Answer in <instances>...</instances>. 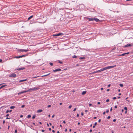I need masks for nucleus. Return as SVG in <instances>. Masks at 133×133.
<instances>
[{
  "label": "nucleus",
  "instance_id": "nucleus-53",
  "mask_svg": "<svg viewBox=\"0 0 133 133\" xmlns=\"http://www.w3.org/2000/svg\"><path fill=\"white\" fill-rule=\"evenodd\" d=\"M79 114H77V117H79Z\"/></svg>",
  "mask_w": 133,
  "mask_h": 133
},
{
  "label": "nucleus",
  "instance_id": "nucleus-33",
  "mask_svg": "<svg viewBox=\"0 0 133 133\" xmlns=\"http://www.w3.org/2000/svg\"><path fill=\"white\" fill-rule=\"evenodd\" d=\"M72 107V106L71 105H69V107H68V108H69V109H70Z\"/></svg>",
  "mask_w": 133,
  "mask_h": 133
},
{
  "label": "nucleus",
  "instance_id": "nucleus-51",
  "mask_svg": "<svg viewBox=\"0 0 133 133\" xmlns=\"http://www.w3.org/2000/svg\"><path fill=\"white\" fill-rule=\"evenodd\" d=\"M101 119H99L98 121V122H101Z\"/></svg>",
  "mask_w": 133,
  "mask_h": 133
},
{
  "label": "nucleus",
  "instance_id": "nucleus-45",
  "mask_svg": "<svg viewBox=\"0 0 133 133\" xmlns=\"http://www.w3.org/2000/svg\"><path fill=\"white\" fill-rule=\"evenodd\" d=\"M110 85H111V84H109L108 85V87L109 88V87H110Z\"/></svg>",
  "mask_w": 133,
  "mask_h": 133
},
{
  "label": "nucleus",
  "instance_id": "nucleus-14",
  "mask_svg": "<svg viewBox=\"0 0 133 133\" xmlns=\"http://www.w3.org/2000/svg\"><path fill=\"white\" fill-rule=\"evenodd\" d=\"M43 111L42 110V109H39L37 110V112L39 113Z\"/></svg>",
  "mask_w": 133,
  "mask_h": 133
},
{
  "label": "nucleus",
  "instance_id": "nucleus-28",
  "mask_svg": "<svg viewBox=\"0 0 133 133\" xmlns=\"http://www.w3.org/2000/svg\"><path fill=\"white\" fill-rule=\"evenodd\" d=\"M35 117H36V116L35 115H33L32 117V119H34L35 118Z\"/></svg>",
  "mask_w": 133,
  "mask_h": 133
},
{
  "label": "nucleus",
  "instance_id": "nucleus-11",
  "mask_svg": "<svg viewBox=\"0 0 133 133\" xmlns=\"http://www.w3.org/2000/svg\"><path fill=\"white\" fill-rule=\"evenodd\" d=\"M40 88L39 87H37V88L34 87L33 88L34 91V90H37L38 89H39Z\"/></svg>",
  "mask_w": 133,
  "mask_h": 133
},
{
  "label": "nucleus",
  "instance_id": "nucleus-29",
  "mask_svg": "<svg viewBox=\"0 0 133 133\" xmlns=\"http://www.w3.org/2000/svg\"><path fill=\"white\" fill-rule=\"evenodd\" d=\"M31 117V116L30 115H29L28 116L27 118H30Z\"/></svg>",
  "mask_w": 133,
  "mask_h": 133
},
{
  "label": "nucleus",
  "instance_id": "nucleus-34",
  "mask_svg": "<svg viewBox=\"0 0 133 133\" xmlns=\"http://www.w3.org/2000/svg\"><path fill=\"white\" fill-rule=\"evenodd\" d=\"M49 64L51 66H52L53 65V64L52 63H50Z\"/></svg>",
  "mask_w": 133,
  "mask_h": 133
},
{
  "label": "nucleus",
  "instance_id": "nucleus-15",
  "mask_svg": "<svg viewBox=\"0 0 133 133\" xmlns=\"http://www.w3.org/2000/svg\"><path fill=\"white\" fill-rule=\"evenodd\" d=\"M27 80V79H23V80H21L19 81V82H23V81H26Z\"/></svg>",
  "mask_w": 133,
  "mask_h": 133
},
{
  "label": "nucleus",
  "instance_id": "nucleus-63",
  "mask_svg": "<svg viewBox=\"0 0 133 133\" xmlns=\"http://www.w3.org/2000/svg\"><path fill=\"white\" fill-rule=\"evenodd\" d=\"M105 111L103 113V115H105Z\"/></svg>",
  "mask_w": 133,
  "mask_h": 133
},
{
  "label": "nucleus",
  "instance_id": "nucleus-58",
  "mask_svg": "<svg viewBox=\"0 0 133 133\" xmlns=\"http://www.w3.org/2000/svg\"><path fill=\"white\" fill-rule=\"evenodd\" d=\"M107 91H110V89H108L107 90Z\"/></svg>",
  "mask_w": 133,
  "mask_h": 133
},
{
  "label": "nucleus",
  "instance_id": "nucleus-1",
  "mask_svg": "<svg viewBox=\"0 0 133 133\" xmlns=\"http://www.w3.org/2000/svg\"><path fill=\"white\" fill-rule=\"evenodd\" d=\"M79 8L81 10H84L85 9V6L83 4H80L79 5Z\"/></svg>",
  "mask_w": 133,
  "mask_h": 133
},
{
  "label": "nucleus",
  "instance_id": "nucleus-60",
  "mask_svg": "<svg viewBox=\"0 0 133 133\" xmlns=\"http://www.w3.org/2000/svg\"><path fill=\"white\" fill-rule=\"evenodd\" d=\"M81 115H82V116H83V112H82L81 113Z\"/></svg>",
  "mask_w": 133,
  "mask_h": 133
},
{
  "label": "nucleus",
  "instance_id": "nucleus-46",
  "mask_svg": "<svg viewBox=\"0 0 133 133\" xmlns=\"http://www.w3.org/2000/svg\"><path fill=\"white\" fill-rule=\"evenodd\" d=\"M51 107V105H49L48 106V108H49L50 107Z\"/></svg>",
  "mask_w": 133,
  "mask_h": 133
},
{
  "label": "nucleus",
  "instance_id": "nucleus-26",
  "mask_svg": "<svg viewBox=\"0 0 133 133\" xmlns=\"http://www.w3.org/2000/svg\"><path fill=\"white\" fill-rule=\"evenodd\" d=\"M125 55H126V53H125L122 54L120 55V56H123Z\"/></svg>",
  "mask_w": 133,
  "mask_h": 133
},
{
  "label": "nucleus",
  "instance_id": "nucleus-19",
  "mask_svg": "<svg viewBox=\"0 0 133 133\" xmlns=\"http://www.w3.org/2000/svg\"><path fill=\"white\" fill-rule=\"evenodd\" d=\"M85 57H80L79 58V59H85Z\"/></svg>",
  "mask_w": 133,
  "mask_h": 133
},
{
  "label": "nucleus",
  "instance_id": "nucleus-47",
  "mask_svg": "<svg viewBox=\"0 0 133 133\" xmlns=\"http://www.w3.org/2000/svg\"><path fill=\"white\" fill-rule=\"evenodd\" d=\"M97 124V122H96L95 123L94 125H96Z\"/></svg>",
  "mask_w": 133,
  "mask_h": 133
},
{
  "label": "nucleus",
  "instance_id": "nucleus-31",
  "mask_svg": "<svg viewBox=\"0 0 133 133\" xmlns=\"http://www.w3.org/2000/svg\"><path fill=\"white\" fill-rule=\"evenodd\" d=\"M28 50H25V49H24V51L25 52H27L28 51Z\"/></svg>",
  "mask_w": 133,
  "mask_h": 133
},
{
  "label": "nucleus",
  "instance_id": "nucleus-24",
  "mask_svg": "<svg viewBox=\"0 0 133 133\" xmlns=\"http://www.w3.org/2000/svg\"><path fill=\"white\" fill-rule=\"evenodd\" d=\"M72 58H76L77 57V56L74 55L72 56Z\"/></svg>",
  "mask_w": 133,
  "mask_h": 133
},
{
  "label": "nucleus",
  "instance_id": "nucleus-18",
  "mask_svg": "<svg viewBox=\"0 0 133 133\" xmlns=\"http://www.w3.org/2000/svg\"><path fill=\"white\" fill-rule=\"evenodd\" d=\"M102 69V70H103V71H104V70H106L107 69V67H104V68H103Z\"/></svg>",
  "mask_w": 133,
  "mask_h": 133
},
{
  "label": "nucleus",
  "instance_id": "nucleus-44",
  "mask_svg": "<svg viewBox=\"0 0 133 133\" xmlns=\"http://www.w3.org/2000/svg\"><path fill=\"white\" fill-rule=\"evenodd\" d=\"M109 112V110H107L106 111V112L107 113H108Z\"/></svg>",
  "mask_w": 133,
  "mask_h": 133
},
{
  "label": "nucleus",
  "instance_id": "nucleus-9",
  "mask_svg": "<svg viewBox=\"0 0 133 133\" xmlns=\"http://www.w3.org/2000/svg\"><path fill=\"white\" fill-rule=\"evenodd\" d=\"M28 92V91H23L22 92H20L19 93H18V94L19 95V94H22L25 93V92Z\"/></svg>",
  "mask_w": 133,
  "mask_h": 133
},
{
  "label": "nucleus",
  "instance_id": "nucleus-62",
  "mask_svg": "<svg viewBox=\"0 0 133 133\" xmlns=\"http://www.w3.org/2000/svg\"><path fill=\"white\" fill-rule=\"evenodd\" d=\"M117 108V105H116L115 106V108Z\"/></svg>",
  "mask_w": 133,
  "mask_h": 133
},
{
  "label": "nucleus",
  "instance_id": "nucleus-59",
  "mask_svg": "<svg viewBox=\"0 0 133 133\" xmlns=\"http://www.w3.org/2000/svg\"><path fill=\"white\" fill-rule=\"evenodd\" d=\"M88 111L87 110H85V112H88Z\"/></svg>",
  "mask_w": 133,
  "mask_h": 133
},
{
  "label": "nucleus",
  "instance_id": "nucleus-41",
  "mask_svg": "<svg viewBox=\"0 0 133 133\" xmlns=\"http://www.w3.org/2000/svg\"><path fill=\"white\" fill-rule=\"evenodd\" d=\"M58 62H59V63H61V64H62V62L59 61Z\"/></svg>",
  "mask_w": 133,
  "mask_h": 133
},
{
  "label": "nucleus",
  "instance_id": "nucleus-55",
  "mask_svg": "<svg viewBox=\"0 0 133 133\" xmlns=\"http://www.w3.org/2000/svg\"><path fill=\"white\" fill-rule=\"evenodd\" d=\"M100 70V72L103 71V70H102V69H101Z\"/></svg>",
  "mask_w": 133,
  "mask_h": 133
},
{
  "label": "nucleus",
  "instance_id": "nucleus-21",
  "mask_svg": "<svg viewBox=\"0 0 133 133\" xmlns=\"http://www.w3.org/2000/svg\"><path fill=\"white\" fill-rule=\"evenodd\" d=\"M31 90H32V91H34L33 88H31L29 90H27V91H28V92H29Z\"/></svg>",
  "mask_w": 133,
  "mask_h": 133
},
{
  "label": "nucleus",
  "instance_id": "nucleus-64",
  "mask_svg": "<svg viewBox=\"0 0 133 133\" xmlns=\"http://www.w3.org/2000/svg\"><path fill=\"white\" fill-rule=\"evenodd\" d=\"M9 114H7V115H6V117H8V116H9Z\"/></svg>",
  "mask_w": 133,
  "mask_h": 133
},
{
  "label": "nucleus",
  "instance_id": "nucleus-27",
  "mask_svg": "<svg viewBox=\"0 0 133 133\" xmlns=\"http://www.w3.org/2000/svg\"><path fill=\"white\" fill-rule=\"evenodd\" d=\"M97 73V71H96L93 72H92L91 73L92 74H94L96 73Z\"/></svg>",
  "mask_w": 133,
  "mask_h": 133
},
{
  "label": "nucleus",
  "instance_id": "nucleus-54",
  "mask_svg": "<svg viewBox=\"0 0 133 133\" xmlns=\"http://www.w3.org/2000/svg\"><path fill=\"white\" fill-rule=\"evenodd\" d=\"M23 115H21L20 116V117L21 118V117H23Z\"/></svg>",
  "mask_w": 133,
  "mask_h": 133
},
{
  "label": "nucleus",
  "instance_id": "nucleus-20",
  "mask_svg": "<svg viewBox=\"0 0 133 133\" xmlns=\"http://www.w3.org/2000/svg\"><path fill=\"white\" fill-rule=\"evenodd\" d=\"M19 51L23 52L24 51V49H19L18 50Z\"/></svg>",
  "mask_w": 133,
  "mask_h": 133
},
{
  "label": "nucleus",
  "instance_id": "nucleus-42",
  "mask_svg": "<svg viewBox=\"0 0 133 133\" xmlns=\"http://www.w3.org/2000/svg\"><path fill=\"white\" fill-rule=\"evenodd\" d=\"M97 73H98V72H101L100 71V70H98L97 71Z\"/></svg>",
  "mask_w": 133,
  "mask_h": 133
},
{
  "label": "nucleus",
  "instance_id": "nucleus-6",
  "mask_svg": "<svg viewBox=\"0 0 133 133\" xmlns=\"http://www.w3.org/2000/svg\"><path fill=\"white\" fill-rule=\"evenodd\" d=\"M61 71V69L58 68L53 70V71L54 72H56L57 71Z\"/></svg>",
  "mask_w": 133,
  "mask_h": 133
},
{
  "label": "nucleus",
  "instance_id": "nucleus-56",
  "mask_svg": "<svg viewBox=\"0 0 133 133\" xmlns=\"http://www.w3.org/2000/svg\"><path fill=\"white\" fill-rule=\"evenodd\" d=\"M45 131V130H42V131L43 132H44Z\"/></svg>",
  "mask_w": 133,
  "mask_h": 133
},
{
  "label": "nucleus",
  "instance_id": "nucleus-35",
  "mask_svg": "<svg viewBox=\"0 0 133 133\" xmlns=\"http://www.w3.org/2000/svg\"><path fill=\"white\" fill-rule=\"evenodd\" d=\"M39 77V76H35V77H32V78H37V77Z\"/></svg>",
  "mask_w": 133,
  "mask_h": 133
},
{
  "label": "nucleus",
  "instance_id": "nucleus-40",
  "mask_svg": "<svg viewBox=\"0 0 133 133\" xmlns=\"http://www.w3.org/2000/svg\"><path fill=\"white\" fill-rule=\"evenodd\" d=\"M116 97H114L113 98V99H116Z\"/></svg>",
  "mask_w": 133,
  "mask_h": 133
},
{
  "label": "nucleus",
  "instance_id": "nucleus-16",
  "mask_svg": "<svg viewBox=\"0 0 133 133\" xmlns=\"http://www.w3.org/2000/svg\"><path fill=\"white\" fill-rule=\"evenodd\" d=\"M33 17V15H32V16H30L28 18V20H29L30 19L32 18Z\"/></svg>",
  "mask_w": 133,
  "mask_h": 133
},
{
  "label": "nucleus",
  "instance_id": "nucleus-12",
  "mask_svg": "<svg viewBox=\"0 0 133 133\" xmlns=\"http://www.w3.org/2000/svg\"><path fill=\"white\" fill-rule=\"evenodd\" d=\"M94 20H95L96 22H98L99 21V20L97 18H94Z\"/></svg>",
  "mask_w": 133,
  "mask_h": 133
},
{
  "label": "nucleus",
  "instance_id": "nucleus-30",
  "mask_svg": "<svg viewBox=\"0 0 133 133\" xmlns=\"http://www.w3.org/2000/svg\"><path fill=\"white\" fill-rule=\"evenodd\" d=\"M119 86L121 87H123V84H120L119 85Z\"/></svg>",
  "mask_w": 133,
  "mask_h": 133
},
{
  "label": "nucleus",
  "instance_id": "nucleus-36",
  "mask_svg": "<svg viewBox=\"0 0 133 133\" xmlns=\"http://www.w3.org/2000/svg\"><path fill=\"white\" fill-rule=\"evenodd\" d=\"M76 109H77V108H75L73 110V111H75L76 110Z\"/></svg>",
  "mask_w": 133,
  "mask_h": 133
},
{
  "label": "nucleus",
  "instance_id": "nucleus-25",
  "mask_svg": "<svg viewBox=\"0 0 133 133\" xmlns=\"http://www.w3.org/2000/svg\"><path fill=\"white\" fill-rule=\"evenodd\" d=\"M124 109L126 111H127V107H125L124 108Z\"/></svg>",
  "mask_w": 133,
  "mask_h": 133
},
{
  "label": "nucleus",
  "instance_id": "nucleus-52",
  "mask_svg": "<svg viewBox=\"0 0 133 133\" xmlns=\"http://www.w3.org/2000/svg\"><path fill=\"white\" fill-rule=\"evenodd\" d=\"M5 121L4 120L3 121V124H4V123H5Z\"/></svg>",
  "mask_w": 133,
  "mask_h": 133
},
{
  "label": "nucleus",
  "instance_id": "nucleus-32",
  "mask_svg": "<svg viewBox=\"0 0 133 133\" xmlns=\"http://www.w3.org/2000/svg\"><path fill=\"white\" fill-rule=\"evenodd\" d=\"M25 105H23L21 106V108H23L24 107H25Z\"/></svg>",
  "mask_w": 133,
  "mask_h": 133
},
{
  "label": "nucleus",
  "instance_id": "nucleus-5",
  "mask_svg": "<svg viewBox=\"0 0 133 133\" xmlns=\"http://www.w3.org/2000/svg\"><path fill=\"white\" fill-rule=\"evenodd\" d=\"M116 66V65H113V66H107V69H109L111 68H112L115 67Z\"/></svg>",
  "mask_w": 133,
  "mask_h": 133
},
{
  "label": "nucleus",
  "instance_id": "nucleus-23",
  "mask_svg": "<svg viewBox=\"0 0 133 133\" xmlns=\"http://www.w3.org/2000/svg\"><path fill=\"white\" fill-rule=\"evenodd\" d=\"M6 85H3L0 88V89H1V88H2L3 87H4L5 86H6Z\"/></svg>",
  "mask_w": 133,
  "mask_h": 133
},
{
  "label": "nucleus",
  "instance_id": "nucleus-48",
  "mask_svg": "<svg viewBox=\"0 0 133 133\" xmlns=\"http://www.w3.org/2000/svg\"><path fill=\"white\" fill-rule=\"evenodd\" d=\"M109 101V99H107L106 100V102H108Z\"/></svg>",
  "mask_w": 133,
  "mask_h": 133
},
{
  "label": "nucleus",
  "instance_id": "nucleus-10",
  "mask_svg": "<svg viewBox=\"0 0 133 133\" xmlns=\"http://www.w3.org/2000/svg\"><path fill=\"white\" fill-rule=\"evenodd\" d=\"M87 18L88 19L89 21H94V18H90L89 17H87Z\"/></svg>",
  "mask_w": 133,
  "mask_h": 133
},
{
  "label": "nucleus",
  "instance_id": "nucleus-17",
  "mask_svg": "<svg viewBox=\"0 0 133 133\" xmlns=\"http://www.w3.org/2000/svg\"><path fill=\"white\" fill-rule=\"evenodd\" d=\"M12 111V110H7V111H6V113H7L9 112H11Z\"/></svg>",
  "mask_w": 133,
  "mask_h": 133
},
{
  "label": "nucleus",
  "instance_id": "nucleus-50",
  "mask_svg": "<svg viewBox=\"0 0 133 133\" xmlns=\"http://www.w3.org/2000/svg\"><path fill=\"white\" fill-rule=\"evenodd\" d=\"M101 104V103L99 102H98L97 103L98 104Z\"/></svg>",
  "mask_w": 133,
  "mask_h": 133
},
{
  "label": "nucleus",
  "instance_id": "nucleus-37",
  "mask_svg": "<svg viewBox=\"0 0 133 133\" xmlns=\"http://www.w3.org/2000/svg\"><path fill=\"white\" fill-rule=\"evenodd\" d=\"M111 117L110 116H109L108 117H107V118L108 119H109Z\"/></svg>",
  "mask_w": 133,
  "mask_h": 133
},
{
  "label": "nucleus",
  "instance_id": "nucleus-8",
  "mask_svg": "<svg viewBox=\"0 0 133 133\" xmlns=\"http://www.w3.org/2000/svg\"><path fill=\"white\" fill-rule=\"evenodd\" d=\"M132 45L130 44H128L127 45H125L124 46V47H126L128 46H131Z\"/></svg>",
  "mask_w": 133,
  "mask_h": 133
},
{
  "label": "nucleus",
  "instance_id": "nucleus-7",
  "mask_svg": "<svg viewBox=\"0 0 133 133\" xmlns=\"http://www.w3.org/2000/svg\"><path fill=\"white\" fill-rule=\"evenodd\" d=\"M25 69V68L24 67L19 68H17L16 70L19 71L21 70H23Z\"/></svg>",
  "mask_w": 133,
  "mask_h": 133
},
{
  "label": "nucleus",
  "instance_id": "nucleus-43",
  "mask_svg": "<svg viewBox=\"0 0 133 133\" xmlns=\"http://www.w3.org/2000/svg\"><path fill=\"white\" fill-rule=\"evenodd\" d=\"M50 73H49V74H47V75H45V76H48V75H50Z\"/></svg>",
  "mask_w": 133,
  "mask_h": 133
},
{
  "label": "nucleus",
  "instance_id": "nucleus-22",
  "mask_svg": "<svg viewBox=\"0 0 133 133\" xmlns=\"http://www.w3.org/2000/svg\"><path fill=\"white\" fill-rule=\"evenodd\" d=\"M15 108V106H11L10 107V108L11 109H13Z\"/></svg>",
  "mask_w": 133,
  "mask_h": 133
},
{
  "label": "nucleus",
  "instance_id": "nucleus-4",
  "mask_svg": "<svg viewBox=\"0 0 133 133\" xmlns=\"http://www.w3.org/2000/svg\"><path fill=\"white\" fill-rule=\"evenodd\" d=\"M63 35V33H60L58 34H55V35H54L53 36H59L61 35Z\"/></svg>",
  "mask_w": 133,
  "mask_h": 133
},
{
  "label": "nucleus",
  "instance_id": "nucleus-38",
  "mask_svg": "<svg viewBox=\"0 0 133 133\" xmlns=\"http://www.w3.org/2000/svg\"><path fill=\"white\" fill-rule=\"evenodd\" d=\"M17 130L16 129L15 130V133H17Z\"/></svg>",
  "mask_w": 133,
  "mask_h": 133
},
{
  "label": "nucleus",
  "instance_id": "nucleus-13",
  "mask_svg": "<svg viewBox=\"0 0 133 133\" xmlns=\"http://www.w3.org/2000/svg\"><path fill=\"white\" fill-rule=\"evenodd\" d=\"M87 92L86 91H83L82 93V95H85Z\"/></svg>",
  "mask_w": 133,
  "mask_h": 133
},
{
  "label": "nucleus",
  "instance_id": "nucleus-39",
  "mask_svg": "<svg viewBox=\"0 0 133 133\" xmlns=\"http://www.w3.org/2000/svg\"><path fill=\"white\" fill-rule=\"evenodd\" d=\"M116 121V119H114L113 120V121L114 122H115Z\"/></svg>",
  "mask_w": 133,
  "mask_h": 133
},
{
  "label": "nucleus",
  "instance_id": "nucleus-49",
  "mask_svg": "<svg viewBox=\"0 0 133 133\" xmlns=\"http://www.w3.org/2000/svg\"><path fill=\"white\" fill-rule=\"evenodd\" d=\"M92 104H91L90 103L89 104V106H90V107L91 106H92Z\"/></svg>",
  "mask_w": 133,
  "mask_h": 133
},
{
  "label": "nucleus",
  "instance_id": "nucleus-57",
  "mask_svg": "<svg viewBox=\"0 0 133 133\" xmlns=\"http://www.w3.org/2000/svg\"><path fill=\"white\" fill-rule=\"evenodd\" d=\"M112 110V108L111 107L110 109V111H111Z\"/></svg>",
  "mask_w": 133,
  "mask_h": 133
},
{
  "label": "nucleus",
  "instance_id": "nucleus-61",
  "mask_svg": "<svg viewBox=\"0 0 133 133\" xmlns=\"http://www.w3.org/2000/svg\"><path fill=\"white\" fill-rule=\"evenodd\" d=\"M63 123H64V124H65L66 122H65V121L64 120L63 121Z\"/></svg>",
  "mask_w": 133,
  "mask_h": 133
},
{
  "label": "nucleus",
  "instance_id": "nucleus-2",
  "mask_svg": "<svg viewBox=\"0 0 133 133\" xmlns=\"http://www.w3.org/2000/svg\"><path fill=\"white\" fill-rule=\"evenodd\" d=\"M9 76L11 77H16V75L14 73H12Z\"/></svg>",
  "mask_w": 133,
  "mask_h": 133
},
{
  "label": "nucleus",
  "instance_id": "nucleus-3",
  "mask_svg": "<svg viewBox=\"0 0 133 133\" xmlns=\"http://www.w3.org/2000/svg\"><path fill=\"white\" fill-rule=\"evenodd\" d=\"M26 56V55H24L22 56H16L15 58H20L25 57Z\"/></svg>",
  "mask_w": 133,
  "mask_h": 133
}]
</instances>
